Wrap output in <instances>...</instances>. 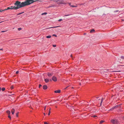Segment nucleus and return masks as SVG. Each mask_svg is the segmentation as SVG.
I'll return each instance as SVG.
<instances>
[{
  "mask_svg": "<svg viewBox=\"0 0 124 124\" xmlns=\"http://www.w3.org/2000/svg\"><path fill=\"white\" fill-rule=\"evenodd\" d=\"M42 86V85H40L39 86V88H40V87H41Z\"/></svg>",
  "mask_w": 124,
  "mask_h": 124,
  "instance_id": "40",
  "label": "nucleus"
},
{
  "mask_svg": "<svg viewBox=\"0 0 124 124\" xmlns=\"http://www.w3.org/2000/svg\"><path fill=\"white\" fill-rule=\"evenodd\" d=\"M53 36H54L56 37H57V35L55 34H53Z\"/></svg>",
  "mask_w": 124,
  "mask_h": 124,
  "instance_id": "34",
  "label": "nucleus"
},
{
  "mask_svg": "<svg viewBox=\"0 0 124 124\" xmlns=\"http://www.w3.org/2000/svg\"><path fill=\"white\" fill-rule=\"evenodd\" d=\"M52 80L54 81H56L57 80L56 78L54 76H53L52 78Z\"/></svg>",
  "mask_w": 124,
  "mask_h": 124,
  "instance_id": "5",
  "label": "nucleus"
},
{
  "mask_svg": "<svg viewBox=\"0 0 124 124\" xmlns=\"http://www.w3.org/2000/svg\"><path fill=\"white\" fill-rule=\"evenodd\" d=\"M50 114V111L49 112L48 115H49Z\"/></svg>",
  "mask_w": 124,
  "mask_h": 124,
  "instance_id": "38",
  "label": "nucleus"
},
{
  "mask_svg": "<svg viewBox=\"0 0 124 124\" xmlns=\"http://www.w3.org/2000/svg\"><path fill=\"white\" fill-rule=\"evenodd\" d=\"M43 88L44 90H46L47 88V87L46 85H44L43 86Z\"/></svg>",
  "mask_w": 124,
  "mask_h": 124,
  "instance_id": "7",
  "label": "nucleus"
},
{
  "mask_svg": "<svg viewBox=\"0 0 124 124\" xmlns=\"http://www.w3.org/2000/svg\"><path fill=\"white\" fill-rule=\"evenodd\" d=\"M51 36L50 35L48 36H46V38H51Z\"/></svg>",
  "mask_w": 124,
  "mask_h": 124,
  "instance_id": "14",
  "label": "nucleus"
},
{
  "mask_svg": "<svg viewBox=\"0 0 124 124\" xmlns=\"http://www.w3.org/2000/svg\"><path fill=\"white\" fill-rule=\"evenodd\" d=\"M6 112L7 114H8V115H10V111L8 110H7V111Z\"/></svg>",
  "mask_w": 124,
  "mask_h": 124,
  "instance_id": "12",
  "label": "nucleus"
},
{
  "mask_svg": "<svg viewBox=\"0 0 124 124\" xmlns=\"http://www.w3.org/2000/svg\"><path fill=\"white\" fill-rule=\"evenodd\" d=\"M19 73V71H16V74H18Z\"/></svg>",
  "mask_w": 124,
  "mask_h": 124,
  "instance_id": "37",
  "label": "nucleus"
},
{
  "mask_svg": "<svg viewBox=\"0 0 124 124\" xmlns=\"http://www.w3.org/2000/svg\"><path fill=\"white\" fill-rule=\"evenodd\" d=\"M105 122V121H103V120H101V121L100 122V124H101L104 122Z\"/></svg>",
  "mask_w": 124,
  "mask_h": 124,
  "instance_id": "15",
  "label": "nucleus"
},
{
  "mask_svg": "<svg viewBox=\"0 0 124 124\" xmlns=\"http://www.w3.org/2000/svg\"><path fill=\"white\" fill-rule=\"evenodd\" d=\"M47 14V13L45 12V13H42V14H41V15H46Z\"/></svg>",
  "mask_w": 124,
  "mask_h": 124,
  "instance_id": "17",
  "label": "nucleus"
},
{
  "mask_svg": "<svg viewBox=\"0 0 124 124\" xmlns=\"http://www.w3.org/2000/svg\"><path fill=\"white\" fill-rule=\"evenodd\" d=\"M8 117L10 119H11V117L10 115H8Z\"/></svg>",
  "mask_w": 124,
  "mask_h": 124,
  "instance_id": "26",
  "label": "nucleus"
},
{
  "mask_svg": "<svg viewBox=\"0 0 124 124\" xmlns=\"http://www.w3.org/2000/svg\"><path fill=\"white\" fill-rule=\"evenodd\" d=\"M4 10L0 9V12H2Z\"/></svg>",
  "mask_w": 124,
  "mask_h": 124,
  "instance_id": "27",
  "label": "nucleus"
},
{
  "mask_svg": "<svg viewBox=\"0 0 124 124\" xmlns=\"http://www.w3.org/2000/svg\"><path fill=\"white\" fill-rule=\"evenodd\" d=\"M19 112H17L16 114V116L17 117H18V116Z\"/></svg>",
  "mask_w": 124,
  "mask_h": 124,
  "instance_id": "21",
  "label": "nucleus"
},
{
  "mask_svg": "<svg viewBox=\"0 0 124 124\" xmlns=\"http://www.w3.org/2000/svg\"><path fill=\"white\" fill-rule=\"evenodd\" d=\"M118 66H124V64L123 65H118Z\"/></svg>",
  "mask_w": 124,
  "mask_h": 124,
  "instance_id": "24",
  "label": "nucleus"
},
{
  "mask_svg": "<svg viewBox=\"0 0 124 124\" xmlns=\"http://www.w3.org/2000/svg\"><path fill=\"white\" fill-rule=\"evenodd\" d=\"M46 109V107L45 106L44 108V110H45Z\"/></svg>",
  "mask_w": 124,
  "mask_h": 124,
  "instance_id": "41",
  "label": "nucleus"
},
{
  "mask_svg": "<svg viewBox=\"0 0 124 124\" xmlns=\"http://www.w3.org/2000/svg\"><path fill=\"white\" fill-rule=\"evenodd\" d=\"M70 56H71V57H72V54H71Z\"/></svg>",
  "mask_w": 124,
  "mask_h": 124,
  "instance_id": "45",
  "label": "nucleus"
},
{
  "mask_svg": "<svg viewBox=\"0 0 124 124\" xmlns=\"http://www.w3.org/2000/svg\"><path fill=\"white\" fill-rule=\"evenodd\" d=\"M110 121L113 124H117V122L116 120L112 119H111Z\"/></svg>",
  "mask_w": 124,
  "mask_h": 124,
  "instance_id": "4",
  "label": "nucleus"
},
{
  "mask_svg": "<svg viewBox=\"0 0 124 124\" xmlns=\"http://www.w3.org/2000/svg\"><path fill=\"white\" fill-rule=\"evenodd\" d=\"M10 7H8L7 8L5 9H4V10H7L10 9Z\"/></svg>",
  "mask_w": 124,
  "mask_h": 124,
  "instance_id": "16",
  "label": "nucleus"
},
{
  "mask_svg": "<svg viewBox=\"0 0 124 124\" xmlns=\"http://www.w3.org/2000/svg\"><path fill=\"white\" fill-rule=\"evenodd\" d=\"M50 110H51V108H50L49 109V112L50 111Z\"/></svg>",
  "mask_w": 124,
  "mask_h": 124,
  "instance_id": "43",
  "label": "nucleus"
},
{
  "mask_svg": "<svg viewBox=\"0 0 124 124\" xmlns=\"http://www.w3.org/2000/svg\"><path fill=\"white\" fill-rule=\"evenodd\" d=\"M96 116H93V117H96Z\"/></svg>",
  "mask_w": 124,
  "mask_h": 124,
  "instance_id": "44",
  "label": "nucleus"
},
{
  "mask_svg": "<svg viewBox=\"0 0 124 124\" xmlns=\"http://www.w3.org/2000/svg\"><path fill=\"white\" fill-rule=\"evenodd\" d=\"M44 115L45 116V113H44Z\"/></svg>",
  "mask_w": 124,
  "mask_h": 124,
  "instance_id": "46",
  "label": "nucleus"
},
{
  "mask_svg": "<svg viewBox=\"0 0 124 124\" xmlns=\"http://www.w3.org/2000/svg\"><path fill=\"white\" fill-rule=\"evenodd\" d=\"M23 13V12H22V13H19V14H17V15H20V14H22V13Z\"/></svg>",
  "mask_w": 124,
  "mask_h": 124,
  "instance_id": "32",
  "label": "nucleus"
},
{
  "mask_svg": "<svg viewBox=\"0 0 124 124\" xmlns=\"http://www.w3.org/2000/svg\"><path fill=\"white\" fill-rule=\"evenodd\" d=\"M44 124H48V123L47 122H44Z\"/></svg>",
  "mask_w": 124,
  "mask_h": 124,
  "instance_id": "39",
  "label": "nucleus"
},
{
  "mask_svg": "<svg viewBox=\"0 0 124 124\" xmlns=\"http://www.w3.org/2000/svg\"><path fill=\"white\" fill-rule=\"evenodd\" d=\"M69 86H67V87H65V88H64V89L65 90H66L67 89V88Z\"/></svg>",
  "mask_w": 124,
  "mask_h": 124,
  "instance_id": "28",
  "label": "nucleus"
},
{
  "mask_svg": "<svg viewBox=\"0 0 124 124\" xmlns=\"http://www.w3.org/2000/svg\"><path fill=\"white\" fill-rule=\"evenodd\" d=\"M15 109L14 108H12L11 110V112L12 114L13 115L15 113Z\"/></svg>",
  "mask_w": 124,
  "mask_h": 124,
  "instance_id": "10",
  "label": "nucleus"
},
{
  "mask_svg": "<svg viewBox=\"0 0 124 124\" xmlns=\"http://www.w3.org/2000/svg\"><path fill=\"white\" fill-rule=\"evenodd\" d=\"M70 6L71 7H76V6H74L73 5H70Z\"/></svg>",
  "mask_w": 124,
  "mask_h": 124,
  "instance_id": "31",
  "label": "nucleus"
},
{
  "mask_svg": "<svg viewBox=\"0 0 124 124\" xmlns=\"http://www.w3.org/2000/svg\"><path fill=\"white\" fill-rule=\"evenodd\" d=\"M70 15H64V16H70Z\"/></svg>",
  "mask_w": 124,
  "mask_h": 124,
  "instance_id": "36",
  "label": "nucleus"
},
{
  "mask_svg": "<svg viewBox=\"0 0 124 124\" xmlns=\"http://www.w3.org/2000/svg\"><path fill=\"white\" fill-rule=\"evenodd\" d=\"M3 22V21H2V22H0V23H1V22Z\"/></svg>",
  "mask_w": 124,
  "mask_h": 124,
  "instance_id": "47",
  "label": "nucleus"
},
{
  "mask_svg": "<svg viewBox=\"0 0 124 124\" xmlns=\"http://www.w3.org/2000/svg\"><path fill=\"white\" fill-rule=\"evenodd\" d=\"M55 1L57 3L58 5H65L66 4V3L64 2L63 1L61 0H56Z\"/></svg>",
  "mask_w": 124,
  "mask_h": 124,
  "instance_id": "3",
  "label": "nucleus"
},
{
  "mask_svg": "<svg viewBox=\"0 0 124 124\" xmlns=\"http://www.w3.org/2000/svg\"><path fill=\"white\" fill-rule=\"evenodd\" d=\"M44 80L46 83H47L49 82V79L47 78L45 79Z\"/></svg>",
  "mask_w": 124,
  "mask_h": 124,
  "instance_id": "11",
  "label": "nucleus"
},
{
  "mask_svg": "<svg viewBox=\"0 0 124 124\" xmlns=\"http://www.w3.org/2000/svg\"><path fill=\"white\" fill-rule=\"evenodd\" d=\"M61 90H57L55 91L54 92L56 93H60Z\"/></svg>",
  "mask_w": 124,
  "mask_h": 124,
  "instance_id": "8",
  "label": "nucleus"
},
{
  "mask_svg": "<svg viewBox=\"0 0 124 124\" xmlns=\"http://www.w3.org/2000/svg\"><path fill=\"white\" fill-rule=\"evenodd\" d=\"M14 5L16 6H11L10 7V9H14L15 10L17 9L22 7L20 3V2L18 1H17L16 3L14 4Z\"/></svg>",
  "mask_w": 124,
  "mask_h": 124,
  "instance_id": "2",
  "label": "nucleus"
},
{
  "mask_svg": "<svg viewBox=\"0 0 124 124\" xmlns=\"http://www.w3.org/2000/svg\"><path fill=\"white\" fill-rule=\"evenodd\" d=\"M121 104H119L118 105H116V106H114L113 108H112V109L116 108H117V107H119L121 105Z\"/></svg>",
  "mask_w": 124,
  "mask_h": 124,
  "instance_id": "6",
  "label": "nucleus"
},
{
  "mask_svg": "<svg viewBox=\"0 0 124 124\" xmlns=\"http://www.w3.org/2000/svg\"><path fill=\"white\" fill-rule=\"evenodd\" d=\"M10 88L11 90H12L14 89V86L13 85H11L10 87Z\"/></svg>",
  "mask_w": 124,
  "mask_h": 124,
  "instance_id": "18",
  "label": "nucleus"
},
{
  "mask_svg": "<svg viewBox=\"0 0 124 124\" xmlns=\"http://www.w3.org/2000/svg\"><path fill=\"white\" fill-rule=\"evenodd\" d=\"M34 2V0H27L25 1L22 2L20 3L22 7L30 5Z\"/></svg>",
  "mask_w": 124,
  "mask_h": 124,
  "instance_id": "1",
  "label": "nucleus"
},
{
  "mask_svg": "<svg viewBox=\"0 0 124 124\" xmlns=\"http://www.w3.org/2000/svg\"><path fill=\"white\" fill-rule=\"evenodd\" d=\"M3 50V49L2 48L0 49V50Z\"/></svg>",
  "mask_w": 124,
  "mask_h": 124,
  "instance_id": "42",
  "label": "nucleus"
},
{
  "mask_svg": "<svg viewBox=\"0 0 124 124\" xmlns=\"http://www.w3.org/2000/svg\"><path fill=\"white\" fill-rule=\"evenodd\" d=\"M53 46L54 47H55L56 46V45H53Z\"/></svg>",
  "mask_w": 124,
  "mask_h": 124,
  "instance_id": "30",
  "label": "nucleus"
},
{
  "mask_svg": "<svg viewBox=\"0 0 124 124\" xmlns=\"http://www.w3.org/2000/svg\"><path fill=\"white\" fill-rule=\"evenodd\" d=\"M62 19H59V20H58V21H59V22H60V21H62Z\"/></svg>",
  "mask_w": 124,
  "mask_h": 124,
  "instance_id": "33",
  "label": "nucleus"
},
{
  "mask_svg": "<svg viewBox=\"0 0 124 124\" xmlns=\"http://www.w3.org/2000/svg\"><path fill=\"white\" fill-rule=\"evenodd\" d=\"M121 58L122 59H124V56H122L121 57Z\"/></svg>",
  "mask_w": 124,
  "mask_h": 124,
  "instance_id": "22",
  "label": "nucleus"
},
{
  "mask_svg": "<svg viewBox=\"0 0 124 124\" xmlns=\"http://www.w3.org/2000/svg\"><path fill=\"white\" fill-rule=\"evenodd\" d=\"M48 76L49 77H51L53 75V73H48L47 74Z\"/></svg>",
  "mask_w": 124,
  "mask_h": 124,
  "instance_id": "9",
  "label": "nucleus"
},
{
  "mask_svg": "<svg viewBox=\"0 0 124 124\" xmlns=\"http://www.w3.org/2000/svg\"><path fill=\"white\" fill-rule=\"evenodd\" d=\"M61 27V26H56V27H49L48 28H47V29H50V28H56V27Z\"/></svg>",
  "mask_w": 124,
  "mask_h": 124,
  "instance_id": "13",
  "label": "nucleus"
},
{
  "mask_svg": "<svg viewBox=\"0 0 124 124\" xmlns=\"http://www.w3.org/2000/svg\"><path fill=\"white\" fill-rule=\"evenodd\" d=\"M95 31V30L94 29H93L92 30H91L90 31V32L91 33L92 32H94Z\"/></svg>",
  "mask_w": 124,
  "mask_h": 124,
  "instance_id": "19",
  "label": "nucleus"
},
{
  "mask_svg": "<svg viewBox=\"0 0 124 124\" xmlns=\"http://www.w3.org/2000/svg\"><path fill=\"white\" fill-rule=\"evenodd\" d=\"M103 101V98H102L101 99V103H100L101 105V104L102 103Z\"/></svg>",
  "mask_w": 124,
  "mask_h": 124,
  "instance_id": "20",
  "label": "nucleus"
},
{
  "mask_svg": "<svg viewBox=\"0 0 124 124\" xmlns=\"http://www.w3.org/2000/svg\"><path fill=\"white\" fill-rule=\"evenodd\" d=\"M5 89V88L3 87L2 88V90L3 91H4Z\"/></svg>",
  "mask_w": 124,
  "mask_h": 124,
  "instance_id": "23",
  "label": "nucleus"
},
{
  "mask_svg": "<svg viewBox=\"0 0 124 124\" xmlns=\"http://www.w3.org/2000/svg\"><path fill=\"white\" fill-rule=\"evenodd\" d=\"M22 29V28H18V30L19 31H20Z\"/></svg>",
  "mask_w": 124,
  "mask_h": 124,
  "instance_id": "29",
  "label": "nucleus"
},
{
  "mask_svg": "<svg viewBox=\"0 0 124 124\" xmlns=\"http://www.w3.org/2000/svg\"><path fill=\"white\" fill-rule=\"evenodd\" d=\"M41 0H34V2H35Z\"/></svg>",
  "mask_w": 124,
  "mask_h": 124,
  "instance_id": "25",
  "label": "nucleus"
},
{
  "mask_svg": "<svg viewBox=\"0 0 124 124\" xmlns=\"http://www.w3.org/2000/svg\"><path fill=\"white\" fill-rule=\"evenodd\" d=\"M1 31V32H5L6 31Z\"/></svg>",
  "mask_w": 124,
  "mask_h": 124,
  "instance_id": "35",
  "label": "nucleus"
}]
</instances>
